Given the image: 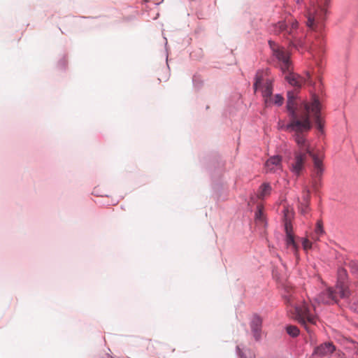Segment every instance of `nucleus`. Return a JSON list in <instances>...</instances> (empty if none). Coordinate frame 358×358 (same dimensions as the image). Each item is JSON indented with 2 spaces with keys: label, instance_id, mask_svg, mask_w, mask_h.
I'll list each match as a JSON object with an SVG mask.
<instances>
[{
  "label": "nucleus",
  "instance_id": "obj_15",
  "mask_svg": "<svg viewBox=\"0 0 358 358\" xmlns=\"http://www.w3.org/2000/svg\"><path fill=\"white\" fill-rule=\"evenodd\" d=\"M285 243L288 249L293 252L294 255L298 257V246L295 243L294 236L292 234L286 235Z\"/></svg>",
  "mask_w": 358,
  "mask_h": 358
},
{
  "label": "nucleus",
  "instance_id": "obj_8",
  "mask_svg": "<svg viewBox=\"0 0 358 358\" xmlns=\"http://www.w3.org/2000/svg\"><path fill=\"white\" fill-rule=\"evenodd\" d=\"M335 287L337 290H339L341 299H348L350 296V291L348 284V273L347 271L343 268H340L338 270L337 281Z\"/></svg>",
  "mask_w": 358,
  "mask_h": 358
},
{
  "label": "nucleus",
  "instance_id": "obj_7",
  "mask_svg": "<svg viewBox=\"0 0 358 358\" xmlns=\"http://www.w3.org/2000/svg\"><path fill=\"white\" fill-rule=\"evenodd\" d=\"M255 91L261 90L265 106L269 107L273 104V82L268 78H264V72L257 73L254 83Z\"/></svg>",
  "mask_w": 358,
  "mask_h": 358
},
{
  "label": "nucleus",
  "instance_id": "obj_10",
  "mask_svg": "<svg viewBox=\"0 0 358 358\" xmlns=\"http://www.w3.org/2000/svg\"><path fill=\"white\" fill-rule=\"evenodd\" d=\"M264 169L267 173H280L282 172V157L279 155H273L269 157L265 162Z\"/></svg>",
  "mask_w": 358,
  "mask_h": 358
},
{
  "label": "nucleus",
  "instance_id": "obj_19",
  "mask_svg": "<svg viewBox=\"0 0 358 358\" xmlns=\"http://www.w3.org/2000/svg\"><path fill=\"white\" fill-rule=\"evenodd\" d=\"M348 266L350 269V271L355 274L358 275V261L357 260H350L348 263Z\"/></svg>",
  "mask_w": 358,
  "mask_h": 358
},
{
  "label": "nucleus",
  "instance_id": "obj_24",
  "mask_svg": "<svg viewBox=\"0 0 358 358\" xmlns=\"http://www.w3.org/2000/svg\"><path fill=\"white\" fill-rule=\"evenodd\" d=\"M285 229L286 235L292 234V227L290 222L286 221L285 223Z\"/></svg>",
  "mask_w": 358,
  "mask_h": 358
},
{
  "label": "nucleus",
  "instance_id": "obj_26",
  "mask_svg": "<svg viewBox=\"0 0 358 358\" xmlns=\"http://www.w3.org/2000/svg\"><path fill=\"white\" fill-rule=\"evenodd\" d=\"M296 96L295 95L294 92H292V91H289L287 92V100H292V101H296Z\"/></svg>",
  "mask_w": 358,
  "mask_h": 358
},
{
  "label": "nucleus",
  "instance_id": "obj_3",
  "mask_svg": "<svg viewBox=\"0 0 358 358\" xmlns=\"http://www.w3.org/2000/svg\"><path fill=\"white\" fill-rule=\"evenodd\" d=\"M269 31L273 34H282L290 46L300 50L304 47L305 34L302 29L299 27L298 22L296 20L287 18L285 20L279 21L272 24L269 27Z\"/></svg>",
  "mask_w": 358,
  "mask_h": 358
},
{
  "label": "nucleus",
  "instance_id": "obj_12",
  "mask_svg": "<svg viewBox=\"0 0 358 358\" xmlns=\"http://www.w3.org/2000/svg\"><path fill=\"white\" fill-rule=\"evenodd\" d=\"M311 157L313 159L314 164V169L312 177L313 179V185L316 187L322 178L324 171V168L322 166V160L319 157H317V156H316L313 153L311 154Z\"/></svg>",
  "mask_w": 358,
  "mask_h": 358
},
{
  "label": "nucleus",
  "instance_id": "obj_25",
  "mask_svg": "<svg viewBox=\"0 0 358 358\" xmlns=\"http://www.w3.org/2000/svg\"><path fill=\"white\" fill-rule=\"evenodd\" d=\"M300 211L303 215H306L308 211V206L306 207L303 203H300Z\"/></svg>",
  "mask_w": 358,
  "mask_h": 358
},
{
  "label": "nucleus",
  "instance_id": "obj_29",
  "mask_svg": "<svg viewBox=\"0 0 358 358\" xmlns=\"http://www.w3.org/2000/svg\"><path fill=\"white\" fill-rule=\"evenodd\" d=\"M337 355H338V357H341V358L342 357V355H341V354H340V353H338Z\"/></svg>",
  "mask_w": 358,
  "mask_h": 358
},
{
  "label": "nucleus",
  "instance_id": "obj_5",
  "mask_svg": "<svg viewBox=\"0 0 358 358\" xmlns=\"http://www.w3.org/2000/svg\"><path fill=\"white\" fill-rule=\"evenodd\" d=\"M295 141L298 145V150L294 152V158L291 164L290 170L294 174L299 176L303 169L307 155L311 157V154H313V152L307 139L302 135L297 134L295 137Z\"/></svg>",
  "mask_w": 358,
  "mask_h": 358
},
{
  "label": "nucleus",
  "instance_id": "obj_14",
  "mask_svg": "<svg viewBox=\"0 0 358 358\" xmlns=\"http://www.w3.org/2000/svg\"><path fill=\"white\" fill-rule=\"evenodd\" d=\"M272 187L268 182L263 183L260 187L257 192V197L260 199H264L268 195L271 194Z\"/></svg>",
  "mask_w": 358,
  "mask_h": 358
},
{
  "label": "nucleus",
  "instance_id": "obj_11",
  "mask_svg": "<svg viewBox=\"0 0 358 358\" xmlns=\"http://www.w3.org/2000/svg\"><path fill=\"white\" fill-rule=\"evenodd\" d=\"M336 346L331 342H324L316 346L313 352L312 357H324L336 351Z\"/></svg>",
  "mask_w": 358,
  "mask_h": 358
},
{
  "label": "nucleus",
  "instance_id": "obj_21",
  "mask_svg": "<svg viewBox=\"0 0 358 358\" xmlns=\"http://www.w3.org/2000/svg\"><path fill=\"white\" fill-rule=\"evenodd\" d=\"M309 190L306 189L300 201V203H303L306 207L308 206V203L309 202Z\"/></svg>",
  "mask_w": 358,
  "mask_h": 358
},
{
  "label": "nucleus",
  "instance_id": "obj_17",
  "mask_svg": "<svg viewBox=\"0 0 358 358\" xmlns=\"http://www.w3.org/2000/svg\"><path fill=\"white\" fill-rule=\"evenodd\" d=\"M236 351L240 356V358H255V355L251 351L249 350H244L243 351H241L238 345L236 347Z\"/></svg>",
  "mask_w": 358,
  "mask_h": 358
},
{
  "label": "nucleus",
  "instance_id": "obj_13",
  "mask_svg": "<svg viewBox=\"0 0 358 358\" xmlns=\"http://www.w3.org/2000/svg\"><path fill=\"white\" fill-rule=\"evenodd\" d=\"M250 329L255 341L262 338V319L258 315H254L250 322Z\"/></svg>",
  "mask_w": 358,
  "mask_h": 358
},
{
  "label": "nucleus",
  "instance_id": "obj_22",
  "mask_svg": "<svg viewBox=\"0 0 358 358\" xmlns=\"http://www.w3.org/2000/svg\"><path fill=\"white\" fill-rule=\"evenodd\" d=\"M301 243H302V246L305 250L310 249L312 247V243L308 238H303Z\"/></svg>",
  "mask_w": 358,
  "mask_h": 358
},
{
  "label": "nucleus",
  "instance_id": "obj_27",
  "mask_svg": "<svg viewBox=\"0 0 358 358\" xmlns=\"http://www.w3.org/2000/svg\"><path fill=\"white\" fill-rule=\"evenodd\" d=\"M262 215H263L262 210V208L259 206H258V210L255 213V217H256L257 220H262Z\"/></svg>",
  "mask_w": 358,
  "mask_h": 358
},
{
  "label": "nucleus",
  "instance_id": "obj_23",
  "mask_svg": "<svg viewBox=\"0 0 358 358\" xmlns=\"http://www.w3.org/2000/svg\"><path fill=\"white\" fill-rule=\"evenodd\" d=\"M324 233L323 227L321 222H317L316 228H315V234L317 236H320Z\"/></svg>",
  "mask_w": 358,
  "mask_h": 358
},
{
  "label": "nucleus",
  "instance_id": "obj_2",
  "mask_svg": "<svg viewBox=\"0 0 358 358\" xmlns=\"http://www.w3.org/2000/svg\"><path fill=\"white\" fill-rule=\"evenodd\" d=\"M268 44L272 51L273 59L276 62L278 67L285 75L286 81L296 89H300L303 84L308 82L310 76L307 74L308 78L306 79L293 73L289 52L272 41H269Z\"/></svg>",
  "mask_w": 358,
  "mask_h": 358
},
{
  "label": "nucleus",
  "instance_id": "obj_1",
  "mask_svg": "<svg viewBox=\"0 0 358 358\" xmlns=\"http://www.w3.org/2000/svg\"><path fill=\"white\" fill-rule=\"evenodd\" d=\"M303 105L306 113L301 115L296 113L293 116H289L290 120L286 125L287 130L296 132L294 138L297 134H301L306 138L302 133L309 131L312 127L310 120V114L313 115L317 128L319 130H322L323 128L322 118L320 116L321 106L317 96L315 94H313L311 101L310 103L303 102Z\"/></svg>",
  "mask_w": 358,
  "mask_h": 358
},
{
  "label": "nucleus",
  "instance_id": "obj_16",
  "mask_svg": "<svg viewBox=\"0 0 358 358\" xmlns=\"http://www.w3.org/2000/svg\"><path fill=\"white\" fill-rule=\"evenodd\" d=\"M286 108H287L289 116H293L294 114L297 113V112H296L297 106H296V101L287 100Z\"/></svg>",
  "mask_w": 358,
  "mask_h": 358
},
{
  "label": "nucleus",
  "instance_id": "obj_30",
  "mask_svg": "<svg viewBox=\"0 0 358 358\" xmlns=\"http://www.w3.org/2000/svg\"><path fill=\"white\" fill-rule=\"evenodd\" d=\"M112 358V357H111Z\"/></svg>",
  "mask_w": 358,
  "mask_h": 358
},
{
  "label": "nucleus",
  "instance_id": "obj_4",
  "mask_svg": "<svg viewBox=\"0 0 358 358\" xmlns=\"http://www.w3.org/2000/svg\"><path fill=\"white\" fill-rule=\"evenodd\" d=\"M286 303L290 306L289 311L292 313L293 317L310 333L313 330L308 324L314 325L316 324L317 317L311 312L310 307L305 302L298 304V300L295 295L290 294L285 296Z\"/></svg>",
  "mask_w": 358,
  "mask_h": 358
},
{
  "label": "nucleus",
  "instance_id": "obj_20",
  "mask_svg": "<svg viewBox=\"0 0 358 358\" xmlns=\"http://www.w3.org/2000/svg\"><path fill=\"white\" fill-rule=\"evenodd\" d=\"M284 98L280 94H276L273 98V104H275L278 106H281L283 103Z\"/></svg>",
  "mask_w": 358,
  "mask_h": 358
},
{
  "label": "nucleus",
  "instance_id": "obj_18",
  "mask_svg": "<svg viewBox=\"0 0 358 358\" xmlns=\"http://www.w3.org/2000/svg\"><path fill=\"white\" fill-rule=\"evenodd\" d=\"M287 333L292 337H296L299 334V329L294 325H289L286 327Z\"/></svg>",
  "mask_w": 358,
  "mask_h": 358
},
{
  "label": "nucleus",
  "instance_id": "obj_6",
  "mask_svg": "<svg viewBox=\"0 0 358 358\" xmlns=\"http://www.w3.org/2000/svg\"><path fill=\"white\" fill-rule=\"evenodd\" d=\"M329 1L330 0H322L320 3H313L308 9L306 26L310 30L319 31L322 29Z\"/></svg>",
  "mask_w": 358,
  "mask_h": 358
},
{
  "label": "nucleus",
  "instance_id": "obj_28",
  "mask_svg": "<svg viewBox=\"0 0 358 358\" xmlns=\"http://www.w3.org/2000/svg\"><path fill=\"white\" fill-rule=\"evenodd\" d=\"M295 1L296 2V3L299 4L302 2V0H295Z\"/></svg>",
  "mask_w": 358,
  "mask_h": 358
},
{
  "label": "nucleus",
  "instance_id": "obj_9",
  "mask_svg": "<svg viewBox=\"0 0 358 358\" xmlns=\"http://www.w3.org/2000/svg\"><path fill=\"white\" fill-rule=\"evenodd\" d=\"M339 298H341L339 296V290L331 287L327 288L315 296V301L318 303L327 304L336 303L338 302Z\"/></svg>",
  "mask_w": 358,
  "mask_h": 358
}]
</instances>
